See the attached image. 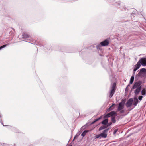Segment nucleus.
Returning <instances> with one entry per match:
<instances>
[{
	"instance_id": "nucleus-1",
	"label": "nucleus",
	"mask_w": 146,
	"mask_h": 146,
	"mask_svg": "<svg viewBox=\"0 0 146 146\" xmlns=\"http://www.w3.org/2000/svg\"><path fill=\"white\" fill-rule=\"evenodd\" d=\"M142 83V81H138L134 83L132 88L136 89L134 91L135 95H137L140 92L141 89V85Z\"/></svg>"
},
{
	"instance_id": "nucleus-2",
	"label": "nucleus",
	"mask_w": 146,
	"mask_h": 146,
	"mask_svg": "<svg viewBox=\"0 0 146 146\" xmlns=\"http://www.w3.org/2000/svg\"><path fill=\"white\" fill-rule=\"evenodd\" d=\"M110 40L109 39H107L105 40L104 41L101 42L100 44L102 46H108L110 43Z\"/></svg>"
},
{
	"instance_id": "nucleus-3",
	"label": "nucleus",
	"mask_w": 146,
	"mask_h": 146,
	"mask_svg": "<svg viewBox=\"0 0 146 146\" xmlns=\"http://www.w3.org/2000/svg\"><path fill=\"white\" fill-rule=\"evenodd\" d=\"M124 103L123 102H120L119 104L117 110L120 111L122 110L124 108Z\"/></svg>"
},
{
	"instance_id": "nucleus-4",
	"label": "nucleus",
	"mask_w": 146,
	"mask_h": 146,
	"mask_svg": "<svg viewBox=\"0 0 146 146\" xmlns=\"http://www.w3.org/2000/svg\"><path fill=\"white\" fill-rule=\"evenodd\" d=\"M139 61H140V63L141 64L144 66H146V58H142Z\"/></svg>"
},
{
	"instance_id": "nucleus-5",
	"label": "nucleus",
	"mask_w": 146,
	"mask_h": 146,
	"mask_svg": "<svg viewBox=\"0 0 146 146\" xmlns=\"http://www.w3.org/2000/svg\"><path fill=\"white\" fill-rule=\"evenodd\" d=\"M133 102V99L132 98L129 99L127 101L126 103V106L127 107H130L132 104Z\"/></svg>"
},
{
	"instance_id": "nucleus-6",
	"label": "nucleus",
	"mask_w": 146,
	"mask_h": 146,
	"mask_svg": "<svg viewBox=\"0 0 146 146\" xmlns=\"http://www.w3.org/2000/svg\"><path fill=\"white\" fill-rule=\"evenodd\" d=\"M116 113L115 112L112 111L109 113L107 114L104 117V118L106 117H109L111 116H112L114 115H115Z\"/></svg>"
},
{
	"instance_id": "nucleus-7",
	"label": "nucleus",
	"mask_w": 146,
	"mask_h": 146,
	"mask_svg": "<svg viewBox=\"0 0 146 146\" xmlns=\"http://www.w3.org/2000/svg\"><path fill=\"white\" fill-rule=\"evenodd\" d=\"M140 61H138L137 64L135 66L133 69V71L134 72L136 71L137 69H138L140 67L141 65L140 63Z\"/></svg>"
},
{
	"instance_id": "nucleus-8",
	"label": "nucleus",
	"mask_w": 146,
	"mask_h": 146,
	"mask_svg": "<svg viewBox=\"0 0 146 146\" xmlns=\"http://www.w3.org/2000/svg\"><path fill=\"white\" fill-rule=\"evenodd\" d=\"M140 61H138L137 64L135 66L133 69V71L134 72L136 71L137 69H138L140 67L141 65L140 63Z\"/></svg>"
},
{
	"instance_id": "nucleus-9",
	"label": "nucleus",
	"mask_w": 146,
	"mask_h": 146,
	"mask_svg": "<svg viewBox=\"0 0 146 146\" xmlns=\"http://www.w3.org/2000/svg\"><path fill=\"white\" fill-rule=\"evenodd\" d=\"M140 61H138L137 64L135 66L133 69V71L134 72L136 71L137 69H138L140 67L141 65L140 63Z\"/></svg>"
},
{
	"instance_id": "nucleus-10",
	"label": "nucleus",
	"mask_w": 146,
	"mask_h": 146,
	"mask_svg": "<svg viewBox=\"0 0 146 146\" xmlns=\"http://www.w3.org/2000/svg\"><path fill=\"white\" fill-rule=\"evenodd\" d=\"M140 61H138L137 64L135 66L133 69V71L134 72L136 71L137 69H138L140 67L141 65L140 63Z\"/></svg>"
},
{
	"instance_id": "nucleus-11",
	"label": "nucleus",
	"mask_w": 146,
	"mask_h": 146,
	"mask_svg": "<svg viewBox=\"0 0 146 146\" xmlns=\"http://www.w3.org/2000/svg\"><path fill=\"white\" fill-rule=\"evenodd\" d=\"M140 61H138L137 64L135 66L133 69V71L134 72L136 71L137 69H138L140 67L141 65L140 63Z\"/></svg>"
},
{
	"instance_id": "nucleus-12",
	"label": "nucleus",
	"mask_w": 146,
	"mask_h": 146,
	"mask_svg": "<svg viewBox=\"0 0 146 146\" xmlns=\"http://www.w3.org/2000/svg\"><path fill=\"white\" fill-rule=\"evenodd\" d=\"M140 61H138L137 64L135 66L133 69V71L134 72L136 71L137 69H138L140 67L141 65L140 63Z\"/></svg>"
},
{
	"instance_id": "nucleus-13",
	"label": "nucleus",
	"mask_w": 146,
	"mask_h": 146,
	"mask_svg": "<svg viewBox=\"0 0 146 146\" xmlns=\"http://www.w3.org/2000/svg\"><path fill=\"white\" fill-rule=\"evenodd\" d=\"M29 37V35L27 33L23 32L22 34V38L24 39L27 38Z\"/></svg>"
},
{
	"instance_id": "nucleus-14",
	"label": "nucleus",
	"mask_w": 146,
	"mask_h": 146,
	"mask_svg": "<svg viewBox=\"0 0 146 146\" xmlns=\"http://www.w3.org/2000/svg\"><path fill=\"white\" fill-rule=\"evenodd\" d=\"M100 137L102 138H106L107 136V134L106 133H102L100 134Z\"/></svg>"
},
{
	"instance_id": "nucleus-15",
	"label": "nucleus",
	"mask_w": 146,
	"mask_h": 146,
	"mask_svg": "<svg viewBox=\"0 0 146 146\" xmlns=\"http://www.w3.org/2000/svg\"><path fill=\"white\" fill-rule=\"evenodd\" d=\"M138 102V100L137 98H134V100L133 105L135 106H136L137 105Z\"/></svg>"
},
{
	"instance_id": "nucleus-16",
	"label": "nucleus",
	"mask_w": 146,
	"mask_h": 146,
	"mask_svg": "<svg viewBox=\"0 0 146 146\" xmlns=\"http://www.w3.org/2000/svg\"><path fill=\"white\" fill-rule=\"evenodd\" d=\"M115 90H113V89H111V90L110 97V98H111L113 96Z\"/></svg>"
},
{
	"instance_id": "nucleus-17",
	"label": "nucleus",
	"mask_w": 146,
	"mask_h": 146,
	"mask_svg": "<svg viewBox=\"0 0 146 146\" xmlns=\"http://www.w3.org/2000/svg\"><path fill=\"white\" fill-rule=\"evenodd\" d=\"M108 122V120L107 119H105L103 120L102 122V124L103 125H106V124Z\"/></svg>"
},
{
	"instance_id": "nucleus-18",
	"label": "nucleus",
	"mask_w": 146,
	"mask_h": 146,
	"mask_svg": "<svg viewBox=\"0 0 146 146\" xmlns=\"http://www.w3.org/2000/svg\"><path fill=\"white\" fill-rule=\"evenodd\" d=\"M134 77L133 76H132L131 77V78L130 81V83L131 84H132L134 81Z\"/></svg>"
},
{
	"instance_id": "nucleus-19",
	"label": "nucleus",
	"mask_w": 146,
	"mask_h": 146,
	"mask_svg": "<svg viewBox=\"0 0 146 146\" xmlns=\"http://www.w3.org/2000/svg\"><path fill=\"white\" fill-rule=\"evenodd\" d=\"M107 127H106V125H103L101 127H100L99 129V131L101 130L104 129L106 128Z\"/></svg>"
},
{
	"instance_id": "nucleus-20",
	"label": "nucleus",
	"mask_w": 146,
	"mask_h": 146,
	"mask_svg": "<svg viewBox=\"0 0 146 146\" xmlns=\"http://www.w3.org/2000/svg\"><path fill=\"white\" fill-rule=\"evenodd\" d=\"M88 131L85 130L82 133L81 136L84 137L86 135V133Z\"/></svg>"
},
{
	"instance_id": "nucleus-21",
	"label": "nucleus",
	"mask_w": 146,
	"mask_h": 146,
	"mask_svg": "<svg viewBox=\"0 0 146 146\" xmlns=\"http://www.w3.org/2000/svg\"><path fill=\"white\" fill-rule=\"evenodd\" d=\"M116 87V84L115 83H113L112 85V89H113V90H115V88Z\"/></svg>"
},
{
	"instance_id": "nucleus-22",
	"label": "nucleus",
	"mask_w": 146,
	"mask_h": 146,
	"mask_svg": "<svg viewBox=\"0 0 146 146\" xmlns=\"http://www.w3.org/2000/svg\"><path fill=\"white\" fill-rule=\"evenodd\" d=\"M143 73H141V72L140 71L138 73L136 76V77H137V76H140L142 75Z\"/></svg>"
},
{
	"instance_id": "nucleus-23",
	"label": "nucleus",
	"mask_w": 146,
	"mask_h": 146,
	"mask_svg": "<svg viewBox=\"0 0 146 146\" xmlns=\"http://www.w3.org/2000/svg\"><path fill=\"white\" fill-rule=\"evenodd\" d=\"M146 90L145 89H143L141 91V94L142 95H144L145 94Z\"/></svg>"
},
{
	"instance_id": "nucleus-24",
	"label": "nucleus",
	"mask_w": 146,
	"mask_h": 146,
	"mask_svg": "<svg viewBox=\"0 0 146 146\" xmlns=\"http://www.w3.org/2000/svg\"><path fill=\"white\" fill-rule=\"evenodd\" d=\"M9 44H6L3 45L0 47V50L1 49H2L5 48V47H6L7 45H8Z\"/></svg>"
},
{
	"instance_id": "nucleus-25",
	"label": "nucleus",
	"mask_w": 146,
	"mask_h": 146,
	"mask_svg": "<svg viewBox=\"0 0 146 146\" xmlns=\"http://www.w3.org/2000/svg\"><path fill=\"white\" fill-rule=\"evenodd\" d=\"M140 71L141 72V73H143V72H145L146 71V69L145 68H143L141 69Z\"/></svg>"
},
{
	"instance_id": "nucleus-26",
	"label": "nucleus",
	"mask_w": 146,
	"mask_h": 146,
	"mask_svg": "<svg viewBox=\"0 0 146 146\" xmlns=\"http://www.w3.org/2000/svg\"><path fill=\"white\" fill-rule=\"evenodd\" d=\"M111 121L114 123L116 122V120L115 117H112L111 119Z\"/></svg>"
},
{
	"instance_id": "nucleus-27",
	"label": "nucleus",
	"mask_w": 146,
	"mask_h": 146,
	"mask_svg": "<svg viewBox=\"0 0 146 146\" xmlns=\"http://www.w3.org/2000/svg\"><path fill=\"white\" fill-rule=\"evenodd\" d=\"M1 144L3 146H9L8 145L4 143H1Z\"/></svg>"
},
{
	"instance_id": "nucleus-28",
	"label": "nucleus",
	"mask_w": 146,
	"mask_h": 146,
	"mask_svg": "<svg viewBox=\"0 0 146 146\" xmlns=\"http://www.w3.org/2000/svg\"><path fill=\"white\" fill-rule=\"evenodd\" d=\"M108 130H109V129H105L103 131V132L102 133H106L108 131Z\"/></svg>"
},
{
	"instance_id": "nucleus-29",
	"label": "nucleus",
	"mask_w": 146,
	"mask_h": 146,
	"mask_svg": "<svg viewBox=\"0 0 146 146\" xmlns=\"http://www.w3.org/2000/svg\"><path fill=\"white\" fill-rule=\"evenodd\" d=\"M112 124V123L111 122H109V123H108L107 124V125L106 126V127H107L108 126H109L110 125H111Z\"/></svg>"
},
{
	"instance_id": "nucleus-30",
	"label": "nucleus",
	"mask_w": 146,
	"mask_h": 146,
	"mask_svg": "<svg viewBox=\"0 0 146 146\" xmlns=\"http://www.w3.org/2000/svg\"><path fill=\"white\" fill-rule=\"evenodd\" d=\"M143 98V96H140L138 97V99L139 100H142Z\"/></svg>"
},
{
	"instance_id": "nucleus-31",
	"label": "nucleus",
	"mask_w": 146,
	"mask_h": 146,
	"mask_svg": "<svg viewBox=\"0 0 146 146\" xmlns=\"http://www.w3.org/2000/svg\"><path fill=\"white\" fill-rule=\"evenodd\" d=\"M100 137H100V134H99V135H96V138H99Z\"/></svg>"
},
{
	"instance_id": "nucleus-32",
	"label": "nucleus",
	"mask_w": 146,
	"mask_h": 146,
	"mask_svg": "<svg viewBox=\"0 0 146 146\" xmlns=\"http://www.w3.org/2000/svg\"><path fill=\"white\" fill-rule=\"evenodd\" d=\"M118 131V130L117 129H115L114 131V132H113V134H115L117 132V131Z\"/></svg>"
},
{
	"instance_id": "nucleus-33",
	"label": "nucleus",
	"mask_w": 146,
	"mask_h": 146,
	"mask_svg": "<svg viewBox=\"0 0 146 146\" xmlns=\"http://www.w3.org/2000/svg\"><path fill=\"white\" fill-rule=\"evenodd\" d=\"M0 122L1 123H2V124H3V126H4L2 123V121L1 119V116L0 115Z\"/></svg>"
},
{
	"instance_id": "nucleus-34",
	"label": "nucleus",
	"mask_w": 146,
	"mask_h": 146,
	"mask_svg": "<svg viewBox=\"0 0 146 146\" xmlns=\"http://www.w3.org/2000/svg\"><path fill=\"white\" fill-rule=\"evenodd\" d=\"M100 119V118H99L98 119H96L95 121H94V122H93V123H94V122H96V121H98Z\"/></svg>"
},
{
	"instance_id": "nucleus-35",
	"label": "nucleus",
	"mask_w": 146,
	"mask_h": 146,
	"mask_svg": "<svg viewBox=\"0 0 146 146\" xmlns=\"http://www.w3.org/2000/svg\"><path fill=\"white\" fill-rule=\"evenodd\" d=\"M113 106H112V105H111V106L109 108V110H111V108L112 107H113Z\"/></svg>"
},
{
	"instance_id": "nucleus-36",
	"label": "nucleus",
	"mask_w": 146,
	"mask_h": 146,
	"mask_svg": "<svg viewBox=\"0 0 146 146\" xmlns=\"http://www.w3.org/2000/svg\"><path fill=\"white\" fill-rule=\"evenodd\" d=\"M121 111H120V113H123L124 112V111L123 110H121Z\"/></svg>"
},
{
	"instance_id": "nucleus-37",
	"label": "nucleus",
	"mask_w": 146,
	"mask_h": 146,
	"mask_svg": "<svg viewBox=\"0 0 146 146\" xmlns=\"http://www.w3.org/2000/svg\"><path fill=\"white\" fill-rule=\"evenodd\" d=\"M135 72L134 71V72H133V75H132V76H134H134H135Z\"/></svg>"
},
{
	"instance_id": "nucleus-38",
	"label": "nucleus",
	"mask_w": 146,
	"mask_h": 146,
	"mask_svg": "<svg viewBox=\"0 0 146 146\" xmlns=\"http://www.w3.org/2000/svg\"><path fill=\"white\" fill-rule=\"evenodd\" d=\"M115 105V104H113L112 105V106H113V105Z\"/></svg>"
},
{
	"instance_id": "nucleus-39",
	"label": "nucleus",
	"mask_w": 146,
	"mask_h": 146,
	"mask_svg": "<svg viewBox=\"0 0 146 146\" xmlns=\"http://www.w3.org/2000/svg\"><path fill=\"white\" fill-rule=\"evenodd\" d=\"M76 137V136H75V137H74V138L73 139V140L75 138V137Z\"/></svg>"
}]
</instances>
